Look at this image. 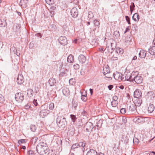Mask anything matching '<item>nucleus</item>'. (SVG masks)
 Wrapping results in <instances>:
<instances>
[{
    "label": "nucleus",
    "instance_id": "nucleus-1",
    "mask_svg": "<svg viewBox=\"0 0 155 155\" xmlns=\"http://www.w3.org/2000/svg\"><path fill=\"white\" fill-rule=\"evenodd\" d=\"M38 153L41 155H44L48 151V147L46 143L43 142L39 143L36 147Z\"/></svg>",
    "mask_w": 155,
    "mask_h": 155
},
{
    "label": "nucleus",
    "instance_id": "nucleus-2",
    "mask_svg": "<svg viewBox=\"0 0 155 155\" xmlns=\"http://www.w3.org/2000/svg\"><path fill=\"white\" fill-rule=\"evenodd\" d=\"M57 123L58 126L63 128L66 126L67 123L66 118L63 116H58L57 118Z\"/></svg>",
    "mask_w": 155,
    "mask_h": 155
},
{
    "label": "nucleus",
    "instance_id": "nucleus-3",
    "mask_svg": "<svg viewBox=\"0 0 155 155\" xmlns=\"http://www.w3.org/2000/svg\"><path fill=\"white\" fill-rule=\"evenodd\" d=\"M40 108L41 111L40 112L39 115L41 117L44 118L50 113L49 110L47 109L48 108L47 104H44L41 106Z\"/></svg>",
    "mask_w": 155,
    "mask_h": 155
},
{
    "label": "nucleus",
    "instance_id": "nucleus-4",
    "mask_svg": "<svg viewBox=\"0 0 155 155\" xmlns=\"http://www.w3.org/2000/svg\"><path fill=\"white\" fill-rule=\"evenodd\" d=\"M127 113L133 114L137 111L135 104L133 102L127 104Z\"/></svg>",
    "mask_w": 155,
    "mask_h": 155
},
{
    "label": "nucleus",
    "instance_id": "nucleus-5",
    "mask_svg": "<svg viewBox=\"0 0 155 155\" xmlns=\"http://www.w3.org/2000/svg\"><path fill=\"white\" fill-rule=\"evenodd\" d=\"M15 99L18 102H21L24 99L23 94L21 93H18L15 94Z\"/></svg>",
    "mask_w": 155,
    "mask_h": 155
},
{
    "label": "nucleus",
    "instance_id": "nucleus-6",
    "mask_svg": "<svg viewBox=\"0 0 155 155\" xmlns=\"http://www.w3.org/2000/svg\"><path fill=\"white\" fill-rule=\"evenodd\" d=\"M114 78L115 79L118 80H124V78L123 77L122 74L119 72H116V73H114L113 74Z\"/></svg>",
    "mask_w": 155,
    "mask_h": 155
},
{
    "label": "nucleus",
    "instance_id": "nucleus-7",
    "mask_svg": "<svg viewBox=\"0 0 155 155\" xmlns=\"http://www.w3.org/2000/svg\"><path fill=\"white\" fill-rule=\"evenodd\" d=\"M59 42L61 45H65L67 44V38L65 36H61L58 39Z\"/></svg>",
    "mask_w": 155,
    "mask_h": 155
},
{
    "label": "nucleus",
    "instance_id": "nucleus-8",
    "mask_svg": "<svg viewBox=\"0 0 155 155\" xmlns=\"http://www.w3.org/2000/svg\"><path fill=\"white\" fill-rule=\"evenodd\" d=\"M133 80V83L134 82L137 84H140L142 82V77L140 76L137 75L135 76Z\"/></svg>",
    "mask_w": 155,
    "mask_h": 155
},
{
    "label": "nucleus",
    "instance_id": "nucleus-9",
    "mask_svg": "<svg viewBox=\"0 0 155 155\" xmlns=\"http://www.w3.org/2000/svg\"><path fill=\"white\" fill-rule=\"evenodd\" d=\"M93 126V124L90 122H87L84 127V128L87 132H90L92 130Z\"/></svg>",
    "mask_w": 155,
    "mask_h": 155
},
{
    "label": "nucleus",
    "instance_id": "nucleus-10",
    "mask_svg": "<svg viewBox=\"0 0 155 155\" xmlns=\"http://www.w3.org/2000/svg\"><path fill=\"white\" fill-rule=\"evenodd\" d=\"M71 13L73 17L76 18L78 15V11L76 8H73L71 10Z\"/></svg>",
    "mask_w": 155,
    "mask_h": 155
},
{
    "label": "nucleus",
    "instance_id": "nucleus-11",
    "mask_svg": "<svg viewBox=\"0 0 155 155\" xmlns=\"http://www.w3.org/2000/svg\"><path fill=\"white\" fill-rule=\"evenodd\" d=\"M134 97L137 98H140L142 96L141 91L139 89H136L134 92Z\"/></svg>",
    "mask_w": 155,
    "mask_h": 155
},
{
    "label": "nucleus",
    "instance_id": "nucleus-12",
    "mask_svg": "<svg viewBox=\"0 0 155 155\" xmlns=\"http://www.w3.org/2000/svg\"><path fill=\"white\" fill-rule=\"evenodd\" d=\"M17 81L18 84H21L24 81V79L23 75L21 74H18L17 78Z\"/></svg>",
    "mask_w": 155,
    "mask_h": 155
},
{
    "label": "nucleus",
    "instance_id": "nucleus-13",
    "mask_svg": "<svg viewBox=\"0 0 155 155\" xmlns=\"http://www.w3.org/2000/svg\"><path fill=\"white\" fill-rule=\"evenodd\" d=\"M28 4V0H20L19 5L22 8H26Z\"/></svg>",
    "mask_w": 155,
    "mask_h": 155
},
{
    "label": "nucleus",
    "instance_id": "nucleus-14",
    "mask_svg": "<svg viewBox=\"0 0 155 155\" xmlns=\"http://www.w3.org/2000/svg\"><path fill=\"white\" fill-rule=\"evenodd\" d=\"M78 60L80 63L84 64L86 62V57L83 54H80L78 57Z\"/></svg>",
    "mask_w": 155,
    "mask_h": 155
},
{
    "label": "nucleus",
    "instance_id": "nucleus-15",
    "mask_svg": "<svg viewBox=\"0 0 155 155\" xmlns=\"http://www.w3.org/2000/svg\"><path fill=\"white\" fill-rule=\"evenodd\" d=\"M146 118L142 117H139L135 118L134 120L138 123H143L145 121Z\"/></svg>",
    "mask_w": 155,
    "mask_h": 155
},
{
    "label": "nucleus",
    "instance_id": "nucleus-16",
    "mask_svg": "<svg viewBox=\"0 0 155 155\" xmlns=\"http://www.w3.org/2000/svg\"><path fill=\"white\" fill-rule=\"evenodd\" d=\"M147 52L143 50H141L140 51L139 55L141 58H144Z\"/></svg>",
    "mask_w": 155,
    "mask_h": 155
},
{
    "label": "nucleus",
    "instance_id": "nucleus-17",
    "mask_svg": "<svg viewBox=\"0 0 155 155\" xmlns=\"http://www.w3.org/2000/svg\"><path fill=\"white\" fill-rule=\"evenodd\" d=\"M86 155H97V153L95 150L90 149L87 152Z\"/></svg>",
    "mask_w": 155,
    "mask_h": 155
},
{
    "label": "nucleus",
    "instance_id": "nucleus-18",
    "mask_svg": "<svg viewBox=\"0 0 155 155\" xmlns=\"http://www.w3.org/2000/svg\"><path fill=\"white\" fill-rule=\"evenodd\" d=\"M154 109V106L152 104H150L148 107L147 110L149 113H151L153 112Z\"/></svg>",
    "mask_w": 155,
    "mask_h": 155
},
{
    "label": "nucleus",
    "instance_id": "nucleus-19",
    "mask_svg": "<svg viewBox=\"0 0 155 155\" xmlns=\"http://www.w3.org/2000/svg\"><path fill=\"white\" fill-rule=\"evenodd\" d=\"M149 52L152 55H155V46L150 47V49H148Z\"/></svg>",
    "mask_w": 155,
    "mask_h": 155
},
{
    "label": "nucleus",
    "instance_id": "nucleus-20",
    "mask_svg": "<svg viewBox=\"0 0 155 155\" xmlns=\"http://www.w3.org/2000/svg\"><path fill=\"white\" fill-rule=\"evenodd\" d=\"M62 93L64 95L67 96L69 95L70 91L68 88L64 87L62 90Z\"/></svg>",
    "mask_w": 155,
    "mask_h": 155
},
{
    "label": "nucleus",
    "instance_id": "nucleus-21",
    "mask_svg": "<svg viewBox=\"0 0 155 155\" xmlns=\"http://www.w3.org/2000/svg\"><path fill=\"white\" fill-rule=\"evenodd\" d=\"M48 83L51 86H53L56 84V81L54 78H51L49 79Z\"/></svg>",
    "mask_w": 155,
    "mask_h": 155
},
{
    "label": "nucleus",
    "instance_id": "nucleus-22",
    "mask_svg": "<svg viewBox=\"0 0 155 155\" xmlns=\"http://www.w3.org/2000/svg\"><path fill=\"white\" fill-rule=\"evenodd\" d=\"M132 19L135 21H138L140 19L139 15L137 13H135L132 16Z\"/></svg>",
    "mask_w": 155,
    "mask_h": 155
},
{
    "label": "nucleus",
    "instance_id": "nucleus-23",
    "mask_svg": "<svg viewBox=\"0 0 155 155\" xmlns=\"http://www.w3.org/2000/svg\"><path fill=\"white\" fill-rule=\"evenodd\" d=\"M74 61V57L72 55H70L68 56L67 58V61L69 63H72Z\"/></svg>",
    "mask_w": 155,
    "mask_h": 155
},
{
    "label": "nucleus",
    "instance_id": "nucleus-24",
    "mask_svg": "<svg viewBox=\"0 0 155 155\" xmlns=\"http://www.w3.org/2000/svg\"><path fill=\"white\" fill-rule=\"evenodd\" d=\"M6 25V22L5 20L0 19V27H5Z\"/></svg>",
    "mask_w": 155,
    "mask_h": 155
},
{
    "label": "nucleus",
    "instance_id": "nucleus-25",
    "mask_svg": "<svg viewBox=\"0 0 155 155\" xmlns=\"http://www.w3.org/2000/svg\"><path fill=\"white\" fill-rule=\"evenodd\" d=\"M103 71L104 74L105 75H106L107 74L110 73L109 68L107 67L104 68Z\"/></svg>",
    "mask_w": 155,
    "mask_h": 155
},
{
    "label": "nucleus",
    "instance_id": "nucleus-26",
    "mask_svg": "<svg viewBox=\"0 0 155 155\" xmlns=\"http://www.w3.org/2000/svg\"><path fill=\"white\" fill-rule=\"evenodd\" d=\"M142 102V101L141 99L138 98V99L136 100L135 101V103H134L135 104V106L136 107L137 106L139 107L140 106L141 103Z\"/></svg>",
    "mask_w": 155,
    "mask_h": 155
},
{
    "label": "nucleus",
    "instance_id": "nucleus-27",
    "mask_svg": "<svg viewBox=\"0 0 155 155\" xmlns=\"http://www.w3.org/2000/svg\"><path fill=\"white\" fill-rule=\"evenodd\" d=\"M79 146V147H81L82 149L83 150H84L85 148V146L86 143L82 142H80L79 143H78Z\"/></svg>",
    "mask_w": 155,
    "mask_h": 155
},
{
    "label": "nucleus",
    "instance_id": "nucleus-28",
    "mask_svg": "<svg viewBox=\"0 0 155 155\" xmlns=\"http://www.w3.org/2000/svg\"><path fill=\"white\" fill-rule=\"evenodd\" d=\"M116 51L118 54H121L123 53V49L119 47H117L115 49Z\"/></svg>",
    "mask_w": 155,
    "mask_h": 155
},
{
    "label": "nucleus",
    "instance_id": "nucleus-29",
    "mask_svg": "<svg viewBox=\"0 0 155 155\" xmlns=\"http://www.w3.org/2000/svg\"><path fill=\"white\" fill-rule=\"evenodd\" d=\"M68 71L67 69L64 70L63 71H61L60 73L59 74V76L60 77H63L65 74H66L68 72Z\"/></svg>",
    "mask_w": 155,
    "mask_h": 155
},
{
    "label": "nucleus",
    "instance_id": "nucleus-30",
    "mask_svg": "<svg viewBox=\"0 0 155 155\" xmlns=\"http://www.w3.org/2000/svg\"><path fill=\"white\" fill-rule=\"evenodd\" d=\"M27 95L29 97H31L33 96V90L31 89H28L27 90Z\"/></svg>",
    "mask_w": 155,
    "mask_h": 155
},
{
    "label": "nucleus",
    "instance_id": "nucleus-31",
    "mask_svg": "<svg viewBox=\"0 0 155 155\" xmlns=\"http://www.w3.org/2000/svg\"><path fill=\"white\" fill-rule=\"evenodd\" d=\"M30 128L32 131L34 132L36 131L37 127L35 125L32 124L30 126Z\"/></svg>",
    "mask_w": 155,
    "mask_h": 155
},
{
    "label": "nucleus",
    "instance_id": "nucleus-32",
    "mask_svg": "<svg viewBox=\"0 0 155 155\" xmlns=\"http://www.w3.org/2000/svg\"><path fill=\"white\" fill-rule=\"evenodd\" d=\"M120 34L119 31H116L114 32L113 37L114 38H117L120 36Z\"/></svg>",
    "mask_w": 155,
    "mask_h": 155
},
{
    "label": "nucleus",
    "instance_id": "nucleus-33",
    "mask_svg": "<svg viewBox=\"0 0 155 155\" xmlns=\"http://www.w3.org/2000/svg\"><path fill=\"white\" fill-rule=\"evenodd\" d=\"M74 128L72 127L68 131V133L71 135H73L74 134Z\"/></svg>",
    "mask_w": 155,
    "mask_h": 155
},
{
    "label": "nucleus",
    "instance_id": "nucleus-34",
    "mask_svg": "<svg viewBox=\"0 0 155 155\" xmlns=\"http://www.w3.org/2000/svg\"><path fill=\"white\" fill-rule=\"evenodd\" d=\"M111 105L113 107H116L117 104L118 102L117 101H112L111 103Z\"/></svg>",
    "mask_w": 155,
    "mask_h": 155
},
{
    "label": "nucleus",
    "instance_id": "nucleus-35",
    "mask_svg": "<svg viewBox=\"0 0 155 155\" xmlns=\"http://www.w3.org/2000/svg\"><path fill=\"white\" fill-rule=\"evenodd\" d=\"M135 6L134 3L133 2L131 3V5L130 6V10L131 13L132 12L134 9Z\"/></svg>",
    "mask_w": 155,
    "mask_h": 155
},
{
    "label": "nucleus",
    "instance_id": "nucleus-36",
    "mask_svg": "<svg viewBox=\"0 0 155 155\" xmlns=\"http://www.w3.org/2000/svg\"><path fill=\"white\" fill-rule=\"evenodd\" d=\"M87 94L86 95L85 94L84 95L83 94H81V99L82 101H86L87 100Z\"/></svg>",
    "mask_w": 155,
    "mask_h": 155
},
{
    "label": "nucleus",
    "instance_id": "nucleus-37",
    "mask_svg": "<svg viewBox=\"0 0 155 155\" xmlns=\"http://www.w3.org/2000/svg\"><path fill=\"white\" fill-rule=\"evenodd\" d=\"M135 77L134 75L132 74H129V78L130 79V81L133 82V80L134 79V78Z\"/></svg>",
    "mask_w": 155,
    "mask_h": 155
},
{
    "label": "nucleus",
    "instance_id": "nucleus-38",
    "mask_svg": "<svg viewBox=\"0 0 155 155\" xmlns=\"http://www.w3.org/2000/svg\"><path fill=\"white\" fill-rule=\"evenodd\" d=\"M72 107H74L75 110L76 109V108L78 106V103L77 102H76L75 101H73L72 102Z\"/></svg>",
    "mask_w": 155,
    "mask_h": 155
},
{
    "label": "nucleus",
    "instance_id": "nucleus-39",
    "mask_svg": "<svg viewBox=\"0 0 155 155\" xmlns=\"http://www.w3.org/2000/svg\"><path fill=\"white\" fill-rule=\"evenodd\" d=\"M75 83V81L74 79L72 78L70 79L69 80V83L71 85H73Z\"/></svg>",
    "mask_w": 155,
    "mask_h": 155
},
{
    "label": "nucleus",
    "instance_id": "nucleus-40",
    "mask_svg": "<svg viewBox=\"0 0 155 155\" xmlns=\"http://www.w3.org/2000/svg\"><path fill=\"white\" fill-rule=\"evenodd\" d=\"M45 1L49 5H51L54 3V0H45Z\"/></svg>",
    "mask_w": 155,
    "mask_h": 155
},
{
    "label": "nucleus",
    "instance_id": "nucleus-41",
    "mask_svg": "<svg viewBox=\"0 0 155 155\" xmlns=\"http://www.w3.org/2000/svg\"><path fill=\"white\" fill-rule=\"evenodd\" d=\"M113 44H114L113 43H111L110 44V47L109 46H108L107 47V48H108L107 49H108V51L109 52H110V49H111V50H113V51H111L110 52L111 53H112V51H113V50L114 48V47H113V46H112Z\"/></svg>",
    "mask_w": 155,
    "mask_h": 155
},
{
    "label": "nucleus",
    "instance_id": "nucleus-42",
    "mask_svg": "<svg viewBox=\"0 0 155 155\" xmlns=\"http://www.w3.org/2000/svg\"><path fill=\"white\" fill-rule=\"evenodd\" d=\"M48 155H56V154L54 151L51 150L49 151Z\"/></svg>",
    "mask_w": 155,
    "mask_h": 155
},
{
    "label": "nucleus",
    "instance_id": "nucleus-43",
    "mask_svg": "<svg viewBox=\"0 0 155 155\" xmlns=\"http://www.w3.org/2000/svg\"><path fill=\"white\" fill-rule=\"evenodd\" d=\"M88 18L90 19L94 17V15L93 13L91 12H89L88 13Z\"/></svg>",
    "mask_w": 155,
    "mask_h": 155
},
{
    "label": "nucleus",
    "instance_id": "nucleus-44",
    "mask_svg": "<svg viewBox=\"0 0 155 155\" xmlns=\"http://www.w3.org/2000/svg\"><path fill=\"white\" fill-rule=\"evenodd\" d=\"M70 117L72 119V121L73 122H74L76 119V116L74 115L71 114L70 115Z\"/></svg>",
    "mask_w": 155,
    "mask_h": 155
},
{
    "label": "nucleus",
    "instance_id": "nucleus-45",
    "mask_svg": "<svg viewBox=\"0 0 155 155\" xmlns=\"http://www.w3.org/2000/svg\"><path fill=\"white\" fill-rule=\"evenodd\" d=\"M94 22L95 26H98L100 25V23L99 21L97 19L95 20L94 21Z\"/></svg>",
    "mask_w": 155,
    "mask_h": 155
},
{
    "label": "nucleus",
    "instance_id": "nucleus-46",
    "mask_svg": "<svg viewBox=\"0 0 155 155\" xmlns=\"http://www.w3.org/2000/svg\"><path fill=\"white\" fill-rule=\"evenodd\" d=\"M49 109L50 110H53L54 108V105L53 103H51L49 105Z\"/></svg>",
    "mask_w": 155,
    "mask_h": 155
},
{
    "label": "nucleus",
    "instance_id": "nucleus-47",
    "mask_svg": "<svg viewBox=\"0 0 155 155\" xmlns=\"http://www.w3.org/2000/svg\"><path fill=\"white\" fill-rule=\"evenodd\" d=\"M120 112L122 114H124L127 113V110L124 108H122L120 110Z\"/></svg>",
    "mask_w": 155,
    "mask_h": 155
},
{
    "label": "nucleus",
    "instance_id": "nucleus-48",
    "mask_svg": "<svg viewBox=\"0 0 155 155\" xmlns=\"http://www.w3.org/2000/svg\"><path fill=\"white\" fill-rule=\"evenodd\" d=\"M4 101V98L3 95L0 94V103H2Z\"/></svg>",
    "mask_w": 155,
    "mask_h": 155
},
{
    "label": "nucleus",
    "instance_id": "nucleus-49",
    "mask_svg": "<svg viewBox=\"0 0 155 155\" xmlns=\"http://www.w3.org/2000/svg\"><path fill=\"white\" fill-rule=\"evenodd\" d=\"M79 147L78 143H75L72 145L71 148L72 149H75Z\"/></svg>",
    "mask_w": 155,
    "mask_h": 155
},
{
    "label": "nucleus",
    "instance_id": "nucleus-50",
    "mask_svg": "<svg viewBox=\"0 0 155 155\" xmlns=\"http://www.w3.org/2000/svg\"><path fill=\"white\" fill-rule=\"evenodd\" d=\"M73 67L75 69L77 70L79 68V65L78 64H76L74 65Z\"/></svg>",
    "mask_w": 155,
    "mask_h": 155
},
{
    "label": "nucleus",
    "instance_id": "nucleus-51",
    "mask_svg": "<svg viewBox=\"0 0 155 155\" xmlns=\"http://www.w3.org/2000/svg\"><path fill=\"white\" fill-rule=\"evenodd\" d=\"M85 70L84 69L82 68L81 71V74L82 75H84L85 74Z\"/></svg>",
    "mask_w": 155,
    "mask_h": 155
},
{
    "label": "nucleus",
    "instance_id": "nucleus-52",
    "mask_svg": "<svg viewBox=\"0 0 155 155\" xmlns=\"http://www.w3.org/2000/svg\"><path fill=\"white\" fill-rule=\"evenodd\" d=\"M129 74H126L125 76V78L124 79V81L127 80V81H130V79L129 78Z\"/></svg>",
    "mask_w": 155,
    "mask_h": 155
},
{
    "label": "nucleus",
    "instance_id": "nucleus-53",
    "mask_svg": "<svg viewBox=\"0 0 155 155\" xmlns=\"http://www.w3.org/2000/svg\"><path fill=\"white\" fill-rule=\"evenodd\" d=\"M104 78L105 79L107 80H110L112 79V77L111 76H105Z\"/></svg>",
    "mask_w": 155,
    "mask_h": 155
},
{
    "label": "nucleus",
    "instance_id": "nucleus-54",
    "mask_svg": "<svg viewBox=\"0 0 155 155\" xmlns=\"http://www.w3.org/2000/svg\"><path fill=\"white\" fill-rule=\"evenodd\" d=\"M28 154L29 155H34V152L31 150H29L28 151Z\"/></svg>",
    "mask_w": 155,
    "mask_h": 155
},
{
    "label": "nucleus",
    "instance_id": "nucleus-55",
    "mask_svg": "<svg viewBox=\"0 0 155 155\" xmlns=\"http://www.w3.org/2000/svg\"><path fill=\"white\" fill-rule=\"evenodd\" d=\"M133 142L134 143H135L137 144H138V143L139 142V140L136 138H134L133 139Z\"/></svg>",
    "mask_w": 155,
    "mask_h": 155
},
{
    "label": "nucleus",
    "instance_id": "nucleus-56",
    "mask_svg": "<svg viewBox=\"0 0 155 155\" xmlns=\"http://www.w3.org/2000/svg\"><path fill=\"white\" fill-rule=\"evenodd\" d=\"M51 27H52L51 31H53L55 30L56 28V26L55 25H51Z\"/></svg>",
    "mask_w": 155,
    "mask_h": 155
},
{
    "label": "nucleus",
    "instance_id": "nucleus-57",
    "mask_svg": "<svg viewBox=\"0 0 155 155\" xmlns=\"http://www.w3.org/2000/svg\"><path fill=\"white\" fill-rule=\"evenodd\" d=\"M25 141L24 139H21L18 141V143L19 144H21V143H24Z\"/></svg>",
    "mask_w": 155,
    "mask_h": 155
},
{
    "label": "nucleus",
    "instance_id": "nucleus-58",
    "mask_svg": "<svg viewBox=\"0 0 155 155\" xmlns=\"http://www.w3.org/2000/svg\"><path fill=\"white\" fill-rule=\"evenodd\" d=\"M111 59L112 61H116L118 59V58L117 57H114L113 56L111 58Z\"/></svg>",
    "mask_w": 155,
    "mask_h": 155
},
{
    "label": "nucleus",
    "instance_id": "nucleus-59",
    "mask_svg": "<svg viewBox=\"0 0 155 155\" xmlns=\"http://www.w3.org/2000/svg\"><path fill=\"white\" fill-rule=\"evenodd\" d=\"M33 103L34 104V105L36 106L38 104L37 102V100L35 99L34 100V101H33Z\"/></svg>",
    "mask_w": 155,
    "mask_h": 155
},
{
    "label": "nucleus",
    "instance_id": "nucleus-60",
    "mask_svg": "<svg viewBox=\"0 0 155 155\" xmlns=\"http://www.w3.org/2000/svg\"><path fill=\"white\" fill-rule=\"evenodd\" d=\"M118 98L117 96H114L113 97L112 99L113 101H117Z\"/></svg>",
    "mask_w": 155,
    "mask_h": 155
},
{
    "label": "nucleus",
    "instance_id": "nucleus-61",
    "mask_svg": "<svg viewBox=\"0 0 155 155\" xmlns=\"http://www.w3.org/2000/svg\"><path fill=\"white\" fill-rule=\"evenodd\" d=\"M113 87V86L112 85H110L108 86V88L110 90H111Z\"/></svg>",
    "mask_w": 155,
    "mask_h": 155
},
{
    "label": "nucleus",
    "instance_id": "nucleus-62",
    "mask_svg": "<svg viewBox=\"0 0 155 155\" xmlns=\"http://www.w3.org/2000/svg\"><path fill=\"white\" fill-rule=\"evenodd\" d=\"M56 9V7L54 6H52L51 7V13L52 14V12H52V10H55Z\"/></svg>",
    "mask_w": 155,
    "mask_h": 155
},
{
    "label": "nucleus",
    "instance_id": "nucleus-63",
    "mask_svg": "<svg viewBox=\"0 0 155 155\" xmlns=\"http://www.w3.org/2000/svg\"><path fill=\"white\" fill-rule=\"evenodd\" d=\"M126 20L127 22L130 21V18L128 17L127 16H125Z\"/></svg>",
    "mask_w": 155,
    "mask_h": 155
},
{
    "label": "nucleus",
    "instance_id": "nucleus-64",
    "mask_svg": "<svg viewBox=\"0 0 155 155\" xmlns=\"http://www.w3.org/2000/svg\"><path fill=\"white\" fill-rule=\"evenodd\" d=\"M82 114L84 116H86V115L87 114V113L85 111L83 110V111L82 112Z\"/></svg>",
    "mask_w": 155,
    "mask_h": 155
}]
</instances>
